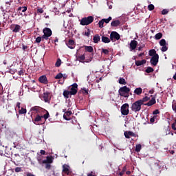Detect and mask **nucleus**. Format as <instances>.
<instances>
[{"label": "nucleus", "mask_w": 176, "mask_h": 176, "mask_svg": "<svg viewBox=\"0 0 176 176\" xmlns=\"http://www.w3.org/2000/svg\"><path fill=\"white\" fill-rule=\"evenodd\" d=\"M65 114L63 115V118L65 120H71V118H67V116H71V114L72 113V111H68L67 112H65Z\"/></svg>", "instance_id": "18"}, {"label": "nucleus", "mask_w": 176, "mask_h": 176, "mask_svg": "<svg viewBox=\"0 0 176 176\" xmlns=\"http://www.w3.org/2000/svg\"><path fill=\"white\" fill-rule=\"evenodd\" d=\"M104 23H106V24H108L111 20H112V16H109L108 19H102Z\"/></svg>", "instance_id": "37"}, {"label": "nucleus", "mask_w": 176, "mask_h": 176, "mask_svg": "<svg viewBox=\"0 0 176 176\" xmlns=\"http://www.w3.org/2000/svg\"><path fill=\"white\" fill-rule=\"evenodd\" d=\"M67 46L69 49H74L75 48V41L69 39L68 42L66 43Z\"/></svg>", "instance_id": "13"}, {"label": "nucleus", "mask_w": 176, "mask_h": 176, "mask_svg": "<svg viewBox=\"0 0 176 176\" xmlns=\"http://www.w3.org/2000/svg\"><path fill=\"white\" fill-rule=\"evenodd\" d=\"M94 43H98L101 41V38L99 34H95L93 38Z\"/></svg>", "instance_id": "19"}, {"label": "nucleus", "mask_w": 176, "mask_h": 176, "mask_svg": "<svg viewBox=\"0 0 176 176\" xmlns=\"http://www.w3.org/2000/svg\"><path fill=\"white\" fill-rule=\"evenodd\" d=\"M133 93L136 94V96H141V94H142V88L141 87L136 88L134 90Z\"/></svg>", "instance_id": "20"}, {"label": "nucleus", "mask_w": 176, "mask_h": 176, "mask_svg": "<svg viewBox=\"0 0 176 176\" xmlns=\"http://www.w3.org/2000/svg\"><path fill=\"white\" fill-rule=\"evenodd\" d=\"M142 148V146L140 144H137L135 148V152H140Z\"/></svg>", "instance_id": "35"}, {"label": "nucleus", "mask_w": 176, "mask_h": 176, "mask_svg": "<svg viewBox=\"0 0 176 176\" xmlns=\"http://www.w3.org/2000/svg\"><path fill=\"white\" fill-rule=\"evenodd\" d=\"M85 52H88V53H93L94 49L92 46H85Z\"/></svg>", "instance_id": "23"}, {"label": "nucleus", "mask_w": 176, "mask_h": 176, "mask_svg": "<svg viewBox=\"0 0 176 176\" xmlns=\"http://www.w3.org/2000/svg\"><path fill=\"white\" fill-rule=\"evenodd\" d=\"M38 81L40 83H43V85H47L49 83V81L47 80V77L46 76L43 75L39 77Z\"/></svg>", "instance_id": "12"}, {"label": "nucleus", "mask_w": 176, "mask_h": 176, "mask_svg": "<svg viewBox=\"0 0 176 176\" xmlns=\"http://www.w3.org/2000/svg\"><path fill=\"white\" fill-rule=\"evenodd\" d=\"M43 119V117L39 114H36V118H34V124H38L37 122H42V120Z\"/></svg>", "instance_id": "16"}, {"label": "nucleus", "mask_w": 176, "mask_h": 176, "mask_svg": "<svg viewBox=\"0 0 176 176\" xmlns=\"http://www.w3.org/2000/svg\"><path fill=\"white\" fill-rule=\"evenodd\" d=\"M102 42H103V43H109V42H111V38H109L105 36H102Z\"/></svg>", "instance_id": "25"}, {"label": "nucleus", "mask_w": 176, "mask_h": 176, "mask_svg": "<svg viewBox=\"0 0 176 176\" xmlns=\"http://www.w3.org/2000/svg\"><path fill=\"white\" fill-rule=\"evenodd\" d=\"M17 10L18 12L22 11L24 13V12H27V6L19 7Z\"/></svg>", "instance_id": "34"}, {"label": "nucleus", "mask_w": 176, "mask_h": 176, "mask_svg": "<svg viewBox=\"0 0 176 176\" xmlns=\"http://www.w3.org/2000/svg\"><path fill=\"white\" fill-rule=\"evenodd\" d=\"M145 55V53L142 52V53H140L138 56L139 57H142V56H144Z\"/></svg>", "instance_id": "62"}, {"label": "nucleus", "mask_w": 176, "mask_h": 176, "mask_svg": "<svg viewBox=\"0 0 176 176\" xmlns=\"http://www.w3.org/2000/svg\"><path fill=\"white\" fill-rule=\"evenodd\" d=\"M22 49H23V50H24V52H25V50H26V49H28V46H26V45H22Z\"/></svg>", "instance_id": "57"}, {"label": "nucleus", "mask_w": 176, "mask_h": 176, "mask_svg": "<svg viewBox=\"0 0 176 176\" xmlns=\"http://www.w3.org/2000/svg\"><path fill=\"white\" fill-rule=\"evenodd\" d=\"M82 93L84 94H89V89H88L82 88Z\"/></svg>", "instance_id": "50"}, {"label": "nucleus", "mask_w": 176, "mask_h": 176, "mask_svg": "<svg viewBox=\"0 0 176 176\" xmlns=\"http://www.w3.org/2000/svg\"><path fill=\"white\" fill-rule=\"evenodd\" d=\"M102 53H104L105 55L109 54V50L102 48Z\"/></svg>", "instance_id": "48"}, {"label": "nucleus", "mask_w": 176, "mask_h": 176, "mask_svg": "<svg viewBox=\"0 0 176 176\" xmlns=\"http://www.w3.org/2000/svg\"><path fill=\"white\" fill-rule=\"evenodd\" d=\"M61 65V59L58 58L56 63H55V66L56 67H60Z\"/></svg>", "instance_id": "39"}, {"label": "nucleus", "mask_w": 176, "mask_h": 176, "mask_svg": "<svg viewBox=\"0 0 176 176\" xmlns=\"http://www.w3.org/2000/svg\"><path fill=\"white\" fill-rule=\"evenodd\" d=\"M121 113L124 115V116H127L130 111L129 110V104L125 103L121 107Z\"/></svg>", "instance_id": "6"}, {"label": "nucleus", "mask_w": 176, "mask_h": 176, "mask_svg": "<svg viewBox=\"0 0 176 176\" xmlns=\"http://www.w3.org/2000/svg\"><path fill=\"white\" fill-rule=\"evenodd\" d=\"M69 94H71V92L68 90L63 91V97H65V98H69Z\"/></svg>", "instance_id": "29"}, {"label": "nucleus", "mask_w": 176, "mask_h": 176, "mask_svg": "<svg viewBox=\"0 0 176 176\" xmlns=\"http://www.w3.org/2000/svg\"><path fill=\"white\" fill-rule=\"evenodd\" d=\"M149 100H151L150 97L145 96L142 99L139 100V101L142 103V105H144V102H146V101H149Z\"/></svg>", "instance_id": "26"}, {"label": "nucleus", "mask_w": 176, "mask_h": 176, "mask_svg": "<svg viewBox=\"0 0 176 176\" xmlns=\"http://www.w3.org/2000/svg\"><path fill=\"white\" fill-rule=\"evenodd\" d=\"M40 153L41 155H46V151H45V150H41Z\"/></svg>", "instance_id": "58"}, {"label": "nucleus", "mask_w": 176, "mask_h": 176, "mask_svg": "<svg viewBox=\"0 0 176 176\" xmlns=\"http://www.w3.org/2000/svg\"><path fill=\"white\" fill-rule=\"evenodd\" d=\"M104 21L103 19L100 20L98 23L100 28H102L104 27Z\"/></svg>", "instance_id": "45"}, {"label": "nucleus", "mask_w": 176, "mask_h": 176, "mask_svg": "<svg viewBox=\"0 0 176 176\" xmlns=\"http://www.w3.org/2000/svg\"><path fill=\"white\" fill-rule=\"evenodd\" d=\"M21 171H22L21 167H16V168H15V173H21Z\"/></svg>", "instance_id": "54"}, {"label": "nucleus", "mask_w": 176, "mask_h": 176, "mask_svg": "<svg viewBox=\"0 0 176 176\" xmlns=\"http://www.w3.org/2000/svg\"><path fill=\"white\" fill-rule=\"evenodd\" d=\"M43 8H38V9H37V13H41V14H42V13H43Z\"/></svg>", "instance_id": "56"}, {"label": "nucleus", "mask_w": 176, "mask_h": 176, "mask_svg": "<svg viewBox=\"0 0 176 176\" xmlns=\"http://www.w3.org/2000/svg\"><path fill=\"white\" fill-rule=\"evenodd\" d=\"M161 50L162 52H167V50H168V47L167 45H162Z\"/></svg>", "instance_id": "42"}, {"label": "nucleus", "mask_w": 176, "mask_h": 176, "mask_svg": "<svg viewBox=\"0 0 176 176\" xmlns=\"http://www.w3.org/2000/svg\"><path fill=\"white\" fill-rule=\"evenodd\" d=\"M85 36H90V29H87V32L85 33Z\"/></svg>", "instance_id": "55"}, {"label": "nucleus", "mask_w": 176, "mask_h": 176, "mask_svg": "<svg viewBox=\"0 0 176 176\" xmlns=\"http://www.w3.org/2000/svg\"><path fill=\"white\" fill-rule=\"evenodd\" d=\"M137 45H138V42L137 41H131L130 43L131 50H135V49L137 48Z\"/></svg>", "instance_id": "14"}, {"label": "nucleus", "mask_w": 176, "mask_h": 176, "mask_svg": "<svg viewBox=\"0 0 176 176\" xmlns=\"http://www.w3.org/2000/svg\"><path fill=\"white\" fill-rule=\"evenodd\" d=\"M156 118H157V116H154L153 118H151L150 119L151 123H155V119H156Z\"/></svg>", "instance_id": "51"}, {"label": "nucleus", "mask_w": 176, "mask_h": 176, "mask_svg": "<svg viewBox=\"0 0 176 176\" xmlns=\"http://www.w3.org/2000/svg\"><path fill=\"white\" fill-rule=\"evenodd\" d=\"M49 96H50V92H48V91L44 92L43 98L45 102H48V104H50L51 98Z\"/></svg>", "instance_id": "11"}, {"label": "nucleus", "mask_w": 176, "mask_h": 176, "mask_svg": "<svg viewBox=\"0 0 176 176\" xmlns=\"http://www.w3.org/2000/svg\"><path fill=\"white\" fill-rule=\"evenodd\" d=\"M93 56H94V54H91L89 59H85V63H90L93 60Z\"/></svg>", "instance_id": "41"}, {"label": "nucleus", "mask_w": 176, "mask_h": 176, "mask_svg": "<svg viewBox=\"0 0 176 176\" xmlns=\"http://www.w3.org/2000/svg\"><path fill=\"white\" fill-rule=\"evenodd\" d=\"M111 27H119L120 25V21L116 20L113 21L111 23Z\"/></svg>", "instance_id": "21"}, {"label": "nucleus", "mask_w": 176, "mask_h": 176, "mask_svg": "<svg viewBox=\"0 0 176 176\" xmlns=\"http://www.w3.org/2000/svg\"><path fill=\"white\" fill-rule=\"evenodd\" d=\"M94 21V17L93 16H89L87 17H83L80 21V25H89Z\"/></svg>", "instance_id": "2"}, {"label": "nucleus", "mask_w": 176, "mask_h": 176, "mask_svg": "<svg viewBox=\"0 0 176 176\" xmlns=\"http://www.w3.org/2000/svg\"><path fill=\"white\" fill-rule=\"evenodd\" d=\"M155 104H156V94L147 103L144 104V105L152 107V105H155Z\"/></svg>", "instance_id": "10"}, {"label": "nucleus", "mask_w": 176, "mask_h": 176, "mask_svg": "<svg viewBox=\"0 0 176 176\" xmlns=\"http://www.w3.org/2000/svg\"><path fill=\"white\" fill-rule=\"evenodd\" d=\"M173 79H174L175 80H176V72L175 73V74H174V76H173Z\"/></svg>", "instance_id": "63"}, {"label": "nucleus", "mask_w": 176, "mask_h": 176, "mask_svg": "<svg viewBox=\"0 0 176 176\" xmlns=\"http://www.w3.org/2000/svg\"><path fill=\"white\" fill-rule=\"evenodd\" d=\"M20 30H21V26L20 25H15L12 32L15 33L20 32Z\"/></svg>", "instance_id": "24"}, {"label": "nucleus", "mask_w": 176, "mask_h": 176, "mask_svg": "<svg viewBox=\"0 0 176 176\" xmlns=\"http://www.w3.org/2000/svg\"><path fill=\"white\" fill-rule=\"evenodd\" d=\"M124 174V173L122 172V170L120 173V176H122Z\"/></svg>", "instance_id": "64"}, {"label": "nucleus", "mask_w": 176, "mask_h": 176, "mask_svg": "<svg viewBox=\"0 0 176 176\" xmlns=\"http://www.w3.org/2000/svg\"><path fill=\"white\" fill-rule=\"evenodd\" d=\"M160 46H166V39L162 38L160 41Z\"/></svg>", "instance_id": "40"}, {"label": "nucleus", "mask_w": 176, "mask_h": 176, "mask_svg": "<svg viewBox=\"0 0 176 176\" xmlns=\"http://www.w3.org/2000/svg\"><path fill=\"white\" fill-rule=\"evenodd\" d=\"M42 39H44V38H42V36H38L36 38V43H41V41H42Z\"/></svg>", "instance_id": "49"}, {"label": "nucleus", "mask_w": 176, "mask_h": 176, "mask_svg": "<svg viewBox=\"0 0 176 176\" xmlns=\"http://www.w3.org/2000/svg\"><path fill=\"white\" fill-rule=\"evenodd\" d=\"M110 39L111 41H113V39H116V41H119V39H120V34H119V33L117 32H111L110 34Z\"/></svg>", "instance_id": "9"}, {"label": "nucleus", "mask_w": 176, "mask_h": 176, "mask_svg": "<svg viewBox=\"0 0 176 176\" xmlns=\"http://www.w3.org/2000/svg\"><path fill=\"white\" fill-rule=\"evenodd\" d=\"M159 113H160V111H159V109H155L153 111V115H159Z\"/></svg>", "instance_id": "52"}, {"label": "nucleus", "mask_w": 176, "mask_h": 176, "mask_svg": "<svg viewBox=\"0 0 176 176\" xmlns=\"http://www.w3.org/2000/svg\"><path fill=\"white\" fill-rule=\"evenodd\" d=\"M43 35L42 36V39H45V41H47L50 36H52V30L49 28H45L43 30Z\"/></svg>", "instance_id": "4"}, {"label": "nucleus", "mask_w": 176, "mask_h": 176, "mask_svg": "<svg viewBox=\"0 0 176 176\" xmlns=\"http://www.w3.org/2000/svg\"><path fill=\"white\" fill-rule=\"evenodd\" d=\"M24 72H25V70H24V69H21L19 72H18V75L19 76H21V75H24Z\"/></svg>", "instance_id": "47"}, {"label": "nucleus", "mask_w": 176, "mask_h": 176, "mask_svg": "<svg viewBox=\"0 0 176 176\" xmlns=\"http://www.w3.org/2000/svg\"><path fill=\"white\" fill-rule=\"evenodd\" d=\"M63 173L67 174V175H69V166L67 164L63 165Z\"/></svg>", "instance_id": "15"}, {"label": "nucleus", "mask_w": 176, "mask_h": 176, "mask_svg": "<svg viewBox=\"0 0 176 176\" xmlns=\"http://www.w3.org/2000/svg\"><path fill=\"white\" fill-rule=\"evenodd\" d=\"M131 89L130 88L127 87V86L122 87L119 89L118 93L121 97H124L127 98L129 97Z\"/></svg>", "instance_id": "1"}, {"label": "nucleus", "mask_w": 176, "mask_h": 176, "mask_svg": "<svg viewBox=\"0 0 176 176\" xmlns=\"http://www.w3.org/2000/svg\"><path fill=\"white\" fill-rule=\"evenodd\" d=\"M155 9V6L153 4H150L148 6V10L152 11Z\"/></svg>", "instance_id": "44"}, {"label": "nucleus", "mask_w": 176, "mask_h": 176, "mask_svg": "<svg viewBox=\"0 0 176 176\" xmlns=\"http://www.w3.org/2000/svg\"><path fill=\"white\" fill-rule=\"evenodd\" d=\"M118 83H120V85H127V82H126V80L123 78H120L119 79Z\"/></svg>", "instance_id": "32"}, {"label": "nucleus", "mask_w": 176, "mask_h": 176, "mask_svg": "<svg viewBox=\"0 0 176 176\" xmlns=\"http://www.w3.org/2000/svg\"><path fill=\"white\" fill-rule=\"evenodd\" d=\"M12 67H13V65H11L10 66L9 71L7 72H9V74H11V75H14V74H16V72H17V70L14 69H10V68H12Z\"/></svg>", "instance_id": "28"}, {"label": "nucleus", "mask_w": 176, "mask_h": 176, "mask_svg": "<svg viewBox=\"0 0 176 176\" xmlns=\"http://www.w3.org/2000/svg\"><path fill=\"white\" fill-rule=\"evenodd\" d=\"M63 75L61 73H58L56 76L55 79H61Z\"/></svg>", "instance_id": "46"}, {"label": "nucleus", "mask_w": 176, "mask_h": 176, "mask_svg": "<svg viewBox=\"0 0 176 176\" xmlns=\"http://www.w3.org/2000/svg\"><path fill=\"white\" fill-rule=\"evenodd\" d=\"M42 163H53V157L50 156H47L45 160H43Z\"/></svg>", "instance_id": "22"}, {"label": "nucleus", "mask_w": 176, "mask_h": 176, "mask_svg": "<svg viewBox=\"0 0 176 176\" xmlns=\"http://www.w3.org/2000/svg\"><path fill=\"white\" fill-rule=\"evenodd\" d=\"M43 164H45V168L47 170H50V168H52V165H50V163H43Z\"/></svg>", "instance_id": "43"}, {"label": "nucleus", "mask_w": 176, "mask_h": 176, "mask_svg": "<svg viewBox=\"0 0 176 176\" xmlns=\"http://www.w3.org/2000/svg\"><path fill=\"white\" fill-rule=\"evenodd\" d=\"M135 65H137V67L144 65V64H146V60L143 59L142 60H135Z\"/></svg>", "instance_id": "17"}, {"label": "nucleus", "mask_w": 176, "mask_h": 176, "mask_svg": "<svg viewBox=\"0 0 176 176\" xmlns=\"http://www.w3.org/2000/svg\"><path fill=\"white\" fill-rule=\"evenodd\" d=\"M162 37H163V34L160 32L156 34L155 36V39H157V41H159V39H162Z\"/></svg>", "instance_id": "33"}, {"label": "nucleus", "mask_w": 176, "mask_h": 176, "mask_svg": "<svg viewBox=\"0 0 176 176\" xmlns=\"http://www.w3.org/2000/svg\"><path fill=\"white\" fill-rule=\"evenodd\" d=\"M167 13H168V10H167V9H164L162 11V14H167Z\"/></svg>", "instance_id": "53"}, {"label": "nucleus", "mask_w": 176, "mask_h": 176, "mask_svg": "<svg viewBox=\"0 0 176 176\" xmlns=\"http://www.w3.org/2000/svg\"><path fill=\"white\" fill-rule=\"evenodd\" d=\"M85 58L86 57L85 56V54L80 55L78 56V59L79 60V61H83Z\"/></svg>", "instance_id": "38"}, {"label": "nucleus", "mask_w": 176, "mask_h": 176, "mask_svg": "<svg viewBox=\"0 0 176 176\" xmlns=\"http://www.w3.org/2000/svg\"><path fill=\"white\" fill-rule=\"evenodd\" d=\"M33 111H36L37 112H42L44 115H43V119H45V120L49 119L50 118V114H49V111H47L46 109H38L37 107H33Z\"/></svg>", "instance_id": "5"}, {"label": "nucleus", "mask_w": 176, "mask_h": 176, "mask_svg": "<svg viewBox=\"0 0 176 176\" xmlns=\"http://www.w3.org/2000/svg\"><path fill=\"white\" fill-rule=\"evenodd\" d=\"M172 129L173 130L176 131L175 123L172 124Z\"/></svg>", "instance_id": "59"}, {"label": "nucleus", "mask_w": 176, "mask_h": 176, "mask_svg": "<svg viewBox=\"0 0 176 176\" xmlns=\"http://www.w3.org/2000/svg\"><path fill=\"white\" fill-rule=\"evenodd\" d=\"M124 135H125V138H130V137H134V133L131 131L129 132H124Z\"/></svg>", "instance_id": "27"}, {"label": "nucleus", "mask_w": 176, "mask_h": 176, "mask_svg": "<svg viewBox=\"0 0 176 176\" xmlns=\"http://www.w3.org/2000/svg\"><path fill=\"white\" fill-rule=\"evenodd\" d=\"M25 113H27V109H25L23 107H21V109H19V115H24Z\"/></svg>", "instance_id": "31"}, {"label": "nucleus", "mask_w": 176, "mask_h": 176, "mask_svg": "<svg viewBox=\"0 0 176 176\" xmlns=\"http://www.w3.org/2000/svg\"><path fill=\"white\" fill-rule=\"evenodd\" d=\"M21 104V103H20V102H16V107L20 109V105Z\"/></svg>", "instance_id": "60"}, {"label": "nucleus", "mask_w": 176, "mask_h": 176, "mask_svg": "<svg viewBox=\"0 0 176 176\" xmlns=\"http://www.w3.org/2000/svg\"><path fill=\"white\" fill-rule=\"evenodd\" d=\"M148 93H149L150 94H153L155 93V90H154V89H151V90H150V91H148Z\"/></svg>", "instance_id": "61"}, {"label": "nucleus", "mask_w": 176, "mask_h": 176, "mask_svg": "<svg viewBox=\"0 0 176 176\" xmlns=\"http://www.w3.org/2000/svg\"><path fill=\"white\" fill-rule=\"evenodd\" d=\"M150 63L151 65L156 67L157 65V63H159V54H155V56H152Z\"/></svg>", "instance_id": "8"}, {"label": "nucleus", "mask_w": 176, "mask_h": 176, "mask_svg": "<svg viewBox=\"0 0 176 176\" xmlns=\"http://www.w3.org/2000/svg\"><path fill=\"white\" fill-rule=\"evenodd\" d=\"M70 95L75 96L78 93V84L74 83L72 85V87L70 88Z\"/></svg>", "instance_id": "7"}, {"label": "nucleus", "mask_w": 176, "mask_h": 176, "mask_svg": "<svg viewBox=\"0 0 176 176\" xmlns=\"http://www.w3.org/2000/svg\"><path fill=\"white\" fill-rule=\"evenodd\" d=\"M157 53H156V50H150L148 52V55L153 57V56H156Z\"/></svg>", "instance_id": "30"}, {"label": "nucleus", "mask_w": 176, "mask_h": 176, "mask_svg": "<svg viewBox=\"0 0 176 176\" xmlns=\"http://www.w3.org/2000/svg\"><path fill=\"white\" fill-rule=\"evenodd\" d=\"M142 105V103L138 100V101H135L133 102L131 107V111L133 112H140L141 111V106Z\"/></svg>", "instance_id": "3"}, {"label": "nucleus", "mask_w": 176, "mask_h": 176, "mask_svg": "<svg viewBox=\"0 0 176 176\" xmlns=\"http://www.w3.org/2000/svg\"><path fill=\"white\" fill-rule=\"evenodd\" d=\"M153 71H155V70L153 69V67H148L146 68V69L145 70V72H146V74H151V73L153 72Z\"/></svg>", "instance_id": "36"}]
</instances>
